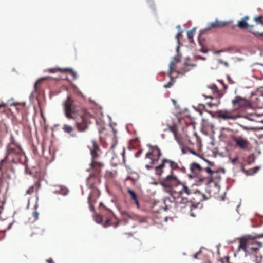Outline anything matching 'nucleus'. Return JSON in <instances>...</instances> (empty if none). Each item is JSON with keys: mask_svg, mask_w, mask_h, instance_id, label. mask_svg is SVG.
<instances>
[{"mask_svg": "<svg viewBox=\"0 0 263 263\" xmlns=\"http://www.w3.org/2000/svg\"><path fill=\"white\" fill-rule=\"evenodd\" d=\"M170 130L174 134V138L179 145H182L186 144L185 138H184V136H182L177 133V127L176 125L170 126L168 127Z\"/></svg>", "mask_w": 263, "mask_h": 263, "instance_id": "dca6fc26", "label": "nucleus"}, {"mask_svg": "<svg viewBox=\"0 0 263 263\" xmlns=\"http://www.w3.org/2000/svg\"><path fill=\"white\" fill-rule=\"evenodd\" d=\"M125 150L124 148H122L121 154L122 156L123 163L125 165Z\"/></svg>", "mask_w": 263, "mask_h": 263, "instance_id": "4c0bfd02", "label": "nucleus"}, {"mask_svg": "<svg viewBox=\"0 0 263 263\" xmlns=\"http://www.w3.org/2000/svg\"><path fill=\"white\" fill-rule=\"evenodd\" d=\"M210 88L212 90L213 92L219 93L218 89L215 84H213L210 87Z\"/></svg>", "mask_w": 263, "mask_h": 263, "instance_id": "f704fd0d", "label": "nucleus"}, {"mask_svg": "<svg viewBox=\"0 0 263 263\" xmlns=\"http://www.w3.org/2000/svg\"><path fill=\"white\" fill-rule=\"evenodd\" d=\"M142 153V150H139L136 154V156H138L139 155H140Z\"/></svg>", "mask_w": 263, "mask_h": 263, "instance_id": "8fccbe9b", "label": "nucleus"}, {"mask_svg": "<svg viewBox=\"0 0 263 263\" xmlns=\"http://www.w3.org/2000/svg\"><path fill=\"white\" fill-rule=\"evenodd\" d=\"M65 71H69V73L71 74L74 78H76V73L74 71H73L71 69H65Z\"/></svg>", "mask_w": 263, "mask_h": 263, "instance_id": "ea45409f", "label": "nucleus"}, {"mask_svg": "<svg viewBox=\"0 0 263 263\" xmlns=\"http://www.w3.org/2000/svg\"><path fill=\"white\" fill-rule=\"evenodd\" d=\"M173 192L178 195H186L190 197V202L197 206L200 202L208 199L206 195L199 191L192 192L185 184H179ZM197 209H198L197 208Z\"/></svg>", "mask_w": 263, "mask_h": 263, "instance_id": "39448f33", "label": "nucleus"}, {"mask_svg": "<svg viewBox=\"0 0 263 263\" xmlns=\"http://www.w3.org/2000/svg\"><path fill=\"white\" fill-rule=\"evenodd\" d=\"M169 190L172 192V197L165 200V210L174 209L177 211L187 213L192 217H195L198 210L197 209V206L189 201L188 196L178 195L171 189Z\"/></svg>", "mask_w": 263, "mask_h": 263, "instance_id": "f03ea898", "label": "nucleus"}, {"mask_svg": "<svg viewBox=\"0 0 263 263\" xmlns=\"http://www.w3.org/2000/svg\"><path fill=\"white\" fill-rule=\"evenodd\" d=\"M208 163H209V165H210V166H213V165H214V163H213V162H208Z\"/></svg>", "mask_w": 263, "mask_h": 263, "instance_id": "603ef678", "label": "nucleus"}, {"mask_svg": "<svg viewBox=\"0 0 263 263\" xmlns=\"http://www.w3.org/2000/svg\"><path fill=\"white\" fill-rule=\"evenodd\" d=\"M232 104L234 111L245 108L250 105L249 102L244 97L239 96H236L232 100Z\"/></svg>", "mask_w": 263, "mask_h": 263, "instance_id": "f8f14e48", "label": "nucleus"}, {"mask_svg": "<svg viewBox=\"0 0 263 263\" xmlns=\"http://www.w3.org/2000/svg\"><path fill=\"white\" fill-rule=\"evenodd\" d=\"M237 159H237V157H236V158H234V159L232 160V163L234 164V163L236 162V161L237 160Z\"/></svg>", "mask_w": 263, "mask_h": 263, "instance_id": "09e8293b", "label": "nucleus"}, {"mask_svg": "<svg viewBox=\"0 0 263 263\" xmlns=\"http://www.w3.org/2000/svg\"><path fill=\"white\" fill-rule=\"evenodd\" d=\"M181 35V33H178V34L176 36V37L177 38L178 41H179V36Z\"/></svg>", "mask_w": 263, "mask_h": 263, "instance_id": "5fc2aeb1", "label": "nucleus"}, {"mask_svg": "<svg viewBox=\"0 0 263 263\" xmlns=\"http://www.w3.org/2000/svg\"><path fill=\"white\" fill-rule=\"evenodd\" d=\"M85 108L80 107L76 100H73L70 96H67L66 100L63 102V110L65 117L68 119H74L79 115L81 110Z\"/></svg>", "mask_w": 263, "mask_h": 263, "instance_id": "6e6552de", "label": "nucleus"}, {"mask_svg": "<svg viewBox=\"0 0 263 263\" xmlns=\"http://www.w3.org/2000/svg\"><path fill=\"white\" fill-rule=\"evenodd\" d=\"M203 96L204 97L205 99H206V98H210L211 99H213V97L211 96H207L205 94H203Z\"/></svg>", "mask_w": 263, "mask_h": 263, "instance_id": "a18cd8bd", "label": "nucleus"}, {"mask_svg": "<svg viewBox=\"0 0 263 263\" xmlns=\"http://www.w3.org/2000/svg\"><path fill=\"white\" fill-rule=\"evenodd\" d=\"M184 66H185V67L189 66L194 67L196 66V64L194 63H190L189 62V59H186L185 61L184 62Z\"/></svg>", "mask_w": 263, "mask_h": 263, "instance_id": "473e14b6", "label": "nucleus"}, {"mask_svg": "<svg viewBox=\"0 0 263 263\" xmlns=\"http://www.w3.org/2000/svg\"><path fill=\"white\" fill-rule=\"evenodd\" d=\"M156 164H151V161L150 162V165H148V164H147L145 165V167L147 169V170H151L152 169V168L154 167V166ZM158 165H157V166ZM154 168H155V166L154 167ZM155 170V168H154Z\"/></svg>", "mask_w": 263, "mask_h": 263, "instance_id": "a19ab883", "label": "nucleus"}, {"mask_svg": "<svg viewBox=\"0 0 263 263\" xmlns=\"http://www.w3.org/2000/svg\"><path fill=\"white\" fill-rule=\"evenodd\" d=\"M92 118V115L86 109H83L79 115L72 119L75 121V125L79 132L86 131L90 124V119Z\"/></svg>", "mask_w": 263, "mask_h": 263, "instance_id": "1a4fd4ad", "label": "nucleus"}, {"mask_svg": "<svg viewBox=\"0 0 263 263\" xmlns=\"http://www.w3.org/2000/svg\"><path fill=\"white\" fill-rule=\"evenodd\" d=\"M203 171L202 172V175L204 177H209L212 174L214 171L211 170L210 167L203 168Z\"/></svg>", "mask_w": 263, "mask_h": 263, "instance_id": "bb28decb", "label": "nucleus"}, {"mask_svg": "<svg viewBox=\"0 0 263 263\" xmlns=\"http://www.w3.org/2000/svg\"><path fill=\"white\" fill-rule=\"evenodd\" d=\"M190 168L191 173L188 175L189 178H197L200 182V178L204 177L202 175V172L203 171V168L199 164L194 162L191 164Z\"/></svg>", "mask_w": 263, "mask_h": 263, "instance_id": "4468645a", "label": "nucleus"}, {"mask_svg": "<svg viewBox=\"0 0 263 263\" xmlns=\"http://www.w3.org/2000/svg\"><path fill=\"white\" fill-rule=\"evenodd\" d=\"M161 156V151L157 146H150L149 150L146 154L145 158L149 159L152 164H156Z\"/></svg>", "mask_w": 263, "mask_h": 263, "instance_id": "9b49d317", "label": "nucleus"}, {"mask_svg": "<svg viewBox=\"0 0 263 263\" xmlns=\"http://www.w3.org/2000/svg\"><path fill=\"white\" fill-rule=\"evenodd\" d=\"M99 219V222H103L104 221V226L108 227L111 225V219L109 218H104L101 216H98Z\"/></svg>", "mask_w": 263, "mask_h": 263, "instance_id": "b1692460", "label": "nucleus"}, {"mask_svg": "<svg viewBox=\"0 0 263 263\" xmlns=\"http://www.w3.org/2000/svg\"><path fill=\"white\" fill-rule=\"evenodd\" d=\"M184 138L186 139H185V142L186 143V144H187L189 143H192L191 140L189 139V136L187 135H185L184 136ZM184 145H185V144H184L182 145H180V147H181V152L183 154H185L187 152H189L195 156H198V154L196 152H195L193 149L184 146Z\"/></svg>", "mask_w": 263, "mask_h": 263, "instance_id": "f3484780", "label": "nucleus"}, {"mask_svg": "<svg viewBox=\"0 0 263 263\" xmlns=\"http://www.w3.org/2000/svg\"><path fill=\"white\" fill-rule=\"evenodd\" d=\"M37 208V204H35L34 206V211L32 213V216L34 217V221H36L39 219V213L36 210Z\"/></svg>", "mask_w": 263, "mask_h": 263, "instance_id": "c756f323", "label": "nucleus"}, {"mask_svg": "<svg viewBox=\"0 0 263 263\" xmlns=\"http://www.w3.org/2000/svg\"><path fill=\"white\" fill-rule=\"evenodd\" d=\"M256 104L258 107L263 108V95H260L256 98Z\"/></svg>", "mask_w": 263, "mask_h": 263, "instance_id": "a878e982", "label": "nucleus"}, {"mask_svg": "<svg viewBox=\"0 0 263 263\" xmlns=\"http://www.w3.org/2000/svg\"><path fill=\"white\" fill-rule=\"evenodd\" d=\"M101 183V175L90 174L87 179V185L89 188L93 189L91 192L88 197V203L89 205L90 210L91 211H94L93 203L97 200V199L100 195V191L98 189V186Z\"/></svg>", "mask_w": 263, "mask_h": 263, "instance_id": "423d86ee", "label": "nucleus"}, {"mask_svg": "<svg viewBox=\"0 0 263 263\" xmlns=\"http://www.w3.org/2000/svg\"><path fill=\"white\" fill-rule=\"evenodd\" d=\"M230 139L232 144L241 149L247 148L249 145L247 138L243 135L237 133L230 135Z\"/></svg>", "mask_w": 263, "mask_h": 263, "instance_id": "9d476101", "label": "nucleus"}, {"mask_svg": "<svg viewBox=\"0 0 263 263\" xmlns=\"http://www.w3.org/2000/svg\"><path fill=\"white\" fill-rule=\"evenodd\" d=\"M41 186V183L40 180H37L34 183L33 185L30 186L26 191V194L31 195L34 192H37L39 188Z\"/></svg>", "mask_w": 263, "mask_h": 263, "instance_id": "6ab92c4d", "label": "nucleus"}, {"mask_svg": "<svg viewBox=\"0 0 263 263\" xmlns=\"http://www.w3.org/2000/svg\"><path fill=\"white\" fill-rule=\"evenodd\" d=\"M249 19V17L248 16H246L242 20H245V21L247 22V21Z\"/></svg>", "mask_w": 263, "mask_h": 263, "instance_id": "864d4df0", "label": "nucleus"}, {"mask_svg": "<svg viewBox=\"0 0 263 263\" xmlns=\"http://www.w3.org/2000/svg\"><path fill=\"white\" fill-rule=\"evenodd\" d=\"M202 52H204V53H206L207 52V51L205 50H202Z\"/></svg>", "mask_w": 263, "mask_h": 263, "instance_id": "4d7b16f0", "label": "nucleus"}, {"mask_svg": "<svg viewBox=\"0 0 263 263\" xmlns=\"http://www.w3.org/2000/svg\"><path fill=\"white\" fill-rule=\"evenodd\" d=\"M219 62L222 63V64H224V65H225L227 66H228V63L227 62H223L222 60H219Z\"/></svg>", "mask_w": 263, "mask_h": 263, "instance_id": "49530a36", "label": "nucleus"}, {"mask_svg": "<svg viewBox=\"0 0 263 263\" xmlns=\"http://www.w3.org/2000/svg\"><path fill=\"white\" fill-rule=\"evenodd\" d=\"M5 106V105L4 104H0V108L1 107H4Z\"/></svg>", "mask_w": 263, "mask_h": 263, "instance_id": "6e6d98bb", "label": "nucleus"}, {"mask_svg": "<svg viewBox=\"0 0 263 263\" xmlns=\"http://www.w3.org/2000/svg\"><path fill=\"white\" fill-rule=\"evenodd\" d=\"M173 85V83L172 82V77L171 78V81L168 82L167 84L164 85V87L165 88H169Z\"/></svg>", "mask_w": 263, "mask_h": 263, "instance_id": "c9c22d12", "label": "nucleus"}, {"mask_svg": "<svg viewBox=\"0 0 263 263\" xmlns=\"http://www.w3.org/2000/svg\"><path fill=\"white\" fill-rule=\"evenodd\" d=\"M88 147L91 156V161L90 165L92 171L91 174L101 175V170L104 166V163L99 161L101 151L95 140L91 141Z\"/></svg>", "mask_w": 263, "mask_h": 263, "instance_id": "0eeeda50", "label": "nucleus"}, {"mask_svg": "<svg viewBox=\"0 0 263 263\" xmlns=\"http://www.w3.org/2000/svg\"><path fill=\"white\" fill-rule=\"evenodd\" d=\"M122 215L125 219L127 218L135 219L137 217L136 215L133 213H128L126 211L122 212Z\"/></svg>", "mask_w": 263, "mask_h": 263, "instance_id": "393cba45", "label": "nucleus"}, {"mask_svg": "<svg viewBox=\"0 0 263 263\" xmlns=\"http://www.w3.org/2000/svg\"><path fill=\"white\" fill-rule=\"evenodd\" d=\"M195 32V28H194L192 30L187 32V38L191 42L193 41V37Z\"/></svg>", "mask_w": 263, "mask_h": 263, "instance_id": "c85d7f7f", "label": "nucleus"}, {"mask_svg": "<svg viewBox=\"0 0 263 263\" xmlns=\"http://www.w3.org/2000/svg\"><path fill=\"white\" fill-rule=\"evenodd\" d=\"M155 168L156 175L166 176L160 182V184L163 187L174 191L179 184H184L180 181L178 177L174 174V171L177 170L185 173L186 168L184 166H180L177 162L170 159L163 158L161 164Z\"/></svg>", "mask_w": 263, "mask_h": 263, "instance_id": "f257e3e1", "label": "nucleus"}, {"mask_svg": "<svg viewBox=\"0 0 263 263\" xmlns=\"http://www.w3.org/2000/svg\"><path fill=\"white\" fill-rule=\"evenodd\" d=\"M216 114L217 118L225 121L236 120L239 117L238 115L235 114V112L233 110H219L216 112Z\"/></svg>", "mask_w": 263, "mask_h": 263, "instance_id": "ddd939ff", "label": "nucleus"}, {"mask_svg": "<svg viewBox=\"0 0 263 263\" xmlns=\"http://www.w3.org/2000/svg\"><path fill=\"white\" fill-rule=\"evenodd\" d=\"M48 70L51 73H54L55 72V70L54 69H50Z\"/></svg>", "mask_w": 263, "mask_h": 263, "instance_id": "3c124183", "label": "nucleus"}, {"mask_svg": "<svg viewBox=\"0 0 263 263\" xmlns=\"http://www.w3.org/2000/svg\"><path fill=\"white\" fill-rule=\"evenodd\" d=\"M106 177H111L112 176V173L110 172H106L105 174Z\"/></svg>", "mask_w": 263, "mask_h": 263, "instance_id": "c03bdc74", "label": "nucleus"}, {"mask_svg": "<svg viewBox=\"0 0 263 263\" xmlns=\"http://www.w3.org/2000/svg\"><path fill=\"white\" fill-rule=\"evenodd\" d=\"M200 182H204L209 187L213 184L217 187V182L221 179V176L217 171H214L209 177H202L200 178Z\"/></svg>", "mask_w": 263, "mask_h": 263, "instance_id": "2eb2a0df", "label": "nucleus"}, {"mask_svg": "<svg viewBox=\"0 0 263 263\" xmlns=\"http://www.w3.org/2000/svg\"><path fill=\"white\" fill-rule=\"evenodd\" d=\"M197 255H198V254H196L195 255L194 257H195V258H197Z\"/></svg>", "mask_w": 263, "mask_h": 263, "instance_id": "13d9d810", "label": "nucleus"}, {"mask_svg": "<svg viewBox=\"0 0 263 263\" xmlns=\"http://www.w3.org/2000/svg\"><path fill=\"white\" fill-rule=\"evenodd\" d=\"M105 210H106L107 213L109 215H111L112 214V211L110 210L107 209H105Z\"/></svg>", "mask_w": 263, "mask_h": 263, "instance_id": "de8ad7c7", "label": "nucleus"}, {"mask_svg": "<svg viewBox=\"0 0 263 263\" xmlns=\"http://www.w3.org/2000/svg\"><path fill=\"white\" fill-rule=\"evenodd\" d=\"M238 27L241 29H247L253 28V25H250L245 21V20H241L238 22Z\"/></svg>", "mask_w": 263, "mask_h": 263, "instance_id": "4be33fe9", "label": "nucleus"}, {"mask_svg": "<svg viewBox=\"0 0 263 263\" xmlns=\"http://www.w3.org/2000/svg\"><path fill=\"white\" fill-rule=\"evenodd\" d=\"M6 147H21V146L17 143L15 139L12 135L10 137V142L7 145Z\"/></svg>", "mask_w": 263, "mask_h": 263, "instance_id": "412c9836", "label": "nucleus"}, {"mask_svg": "<svg viewBox=\"0 0 263 263\" xmlns=\"http://www.w3.org/2000/svg\"><path fill=\"white\" fill-rule=\"evenodd\" d=\"M176 67V63L174 61H172L170 64V71H169V76L171 78H172V75L173 73L175 71V68Z\"/></svg>", "mask_w": 263, "mask_h": 263, "instance_id": "cd10ccee", "label": "nucleus"}, {"mask_svg": "<svg viewBox=\"0 0 263 263\" xmlns=\"http://www.w3.org/2000/svg\"><path fill=\"white\" fill-rule=\"evenodd\" d=\"M263 234H258L254 236L250 235L243 237L239 239L238 250H243L245 256L255 254L262 247V243L256 240L257 238H262Z\"/></svg>", "mask_w": 263, "mask_h": 263, "instance_id": "7ed1b4c3", "label": "nucleus"}, {"mask_svg": "<svg viewBox=\"0 0 263 263\" xmlns=\"http://www.w3.org/2000/svg\"><path fill=\"white\" fill-rule=\"evenodd\" d=\"M45 79V78H42L36 81L34 85V89L35 91H37L38 90V87L39 85L41 84V83Z\"/></svg>", "mask_w": 263, "mask_h": 263, "instance_id": "2f4dec72", "label": "nucleus"}, {"mask_svg": "<svg viewBox=\"0 0 263 263\" xmlns=\"http://www.w3.org/2000/svg\"><path fill=\"white\" fill-rule=\"evenodd\" d=\"M62 129L65 133L70 134L74 130V128L71 125L65 124L63 125Z\"/></svg>", "mask_w": 263, "mask_h": 263, "instance_id": "5701e85b", "label": "nucleus"}, {"mask_svg": "<svg viewBox=\"0 0 263 263\" xmlns=\"http://www.w3.org/2000/svg\"><path fill=\"white\" fill-rule=\"evenodd\" d=\"M22 153L21 147H6L5 157L0 161V171L11 169L12 164L20 162Z\"/></svg>", "mask_w": 263, "mask_h": 263, "instance_id": "20e7f679", "label": "nucleus"}, {"mask_svg": "<svg viewBox=\"0 0 263 263\" xmlns=\"http://www.w3.org/2000/svg\"><path fill=\"white\" fill-rule=\"evenodd\" d=\"M254 21L257 23H260L263 26V17L262 16H258L254 18Z\"/></svg>", "mask_w": 263, "mask_h": 263, "instance_id": "72a5a7b5", "label": "nucleus"}, {"mask_svg": "<svg viewBox=\"0 0 263 263\" xmlns=\"http://www.w3.org/2000/svg\"><path fill=\"white\" fill-rule=\"evenodd\" d=\"M228 23L227 22L220 21L216 20L214 22H211L209 24L208 29L215 28H222L226 26Z\"/></svg>", "mask_w": 263, "mask_h": 263, "instance_id": "a211bd4d", "label": "nucleus"}, {"mask_svg": "<svg viewBox=\"0 0 263 263\" xmlns=\"http://www.w3.org/2000/svg\"><path fill=\"white\" fill-rule=\"evenodd\" d=\"M117 141L116 140V139L115 138H114L112 140V143L111 144V146L110 147V149L111 150H114V149L115 148L116 145H117Z\"/></svg>", "mask_w": 263, "mask_h": 263, "instance_id": "e433bc0d", "label": "nucleus"}, {"mask_svg": "<svg viewBox=\"0 0 263 263\" xmlns=\"http://www.w3.org/2000/svg\"><path fill=\"white\" fill-rule=\"evenodd\" d=\"M219 104H220V101H219V100L218 99L217 103H209L207 104V105H209L210 107H212L214 105H218Z\"/></svg>", "mask_w": 263, "mask_h": 263, "instance_id": "79ce46f5", "label": "nucleus"}, {"mask_svg": "<svg viewBox=\"0 0 263 263\" xmlns=\"http://www.w3.org/2000/svg\"><path fill=\"white\" fill-rule=\"evenodd\" d=\"M180 57L179 55L175 56L172 61H174L176 63L180 61Z\"/></svg>", "mask_w": 263, "mask_h": 263, "instance_id": "37998d69", "label": "nucleus"}, {"mask_svg": "<svg viewBox=\"0 0 263 263\" xmlns=\"http://www.w3.org/2000/svg\"><path fill=\"white\" fill-rule=\"evenodd\" d=\"M127 193L130 196L131 200L136 205L138 208H139V203L138 200V197L136 193L130 189H128Z\"/></svg>", "mask_w": 263, "mask_h": 263, "instance_id": "aec40b11", "label": "nucleus"}, {"mask_svg": "<svg viewBox=\"0 0 263 263\" xmlns=\"http://www.w3.org/2000/svg\"><path fill=\"white\" fill-rule=\"evenodd\" d=\"M252 33L256 37H259V36H261V37H263V32L262 33H259L258 32H256V31H254V32H252Z\"/></svg>", "mask_w": 263, "mask_h": 263, "instance_id": "58836bf2", "label": "nucleus"}, {"mask_svg": "<svg viewBox=\"0 0 263 263\" xmlns=\"http://www.w3.org/2000/svg\"><path fill=\"white\" fill-rule=\"evenodd\" d=\"M191 70L190 68H189V67H185V66L183 65V67L181 68L180 70H179L177 72L181 74H184L186 72L189 71Z\"/></svg>", "mask_w": 263, "mask_h": 263, "instance_id": "7c9ffc66", "label": "nucleus"}]
</instances>
